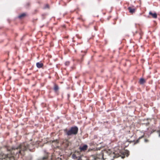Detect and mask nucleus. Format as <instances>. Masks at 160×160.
<instances>
[{
  "label": "nucleus",
  "mask_w": 160,
  "mask_h": 160,
  "mask_svg": "<svg viewBox=\"0 0 160 160\" xmlns=\"http://www.w3.org/2000/svg\"><path fill=\"white\" fill-rule=\"evenodd\" d=\"M38 138L34 139L32 143L28 144L26 143L20 145L18 147L15 148H11L6 147V148L8 151H9L10 153L7 154H0V159H5V160H11L13 159L15 156L16 157L21 154L22 155H24L25 151L27 149L31 151L33 148V145L39 144L40 142L37 140Z\"/></svg>",
  "instance_id": "obj_1"
},
{
  "label": "nucleus",
  "mask_w": 160,
  "mask_h": 160,
  "mask_svg": "<svg viewBox=\"0 0 160 160\" xmlns=\"http://www.w3.org/2000/svg\"><path fill=\"white\" fill-rule=\"evenodd\" d=\"M129 154V152L128 150H123L113 152L111 150L109 149L108 151H104L103 152L102 151H97L96 153L94 155L96 158L99 159H103L104 160L107 158V156L109 157L110 159L113 160L115 158H117L119 157H121L122 158H125V156L128 157Z\"/></svg>",
  "instance_id": "obj_2"
},
{
  "label": "nucleus",
  "mask_w": 160,
  "mask_h": 160,
  "mask_svg": "<svg viewBox=\"0 0 160 160\" xmlns=\"http://www.w3.org/2000/svg\"><path fill=\"white\" fill-rule=\"evenodd\" d=\"M72 158L73 159H77L78 160H81L80 152L79 151H76L72 156Z\"/></svg>",
  "instance_id": "obj_3"
},
{
  "label": "nucleus",
  "mask_w": 160,
  "mask_h": 160,
  "mask_svg": "<svg viewBox=\"0 0 160 160\" xmlns=\"http://www.w3.org/2000/svg\"><path fill=\"white\" fill-rule=\"evenodd\" d=\"M133 134L134 132L133 131H128L127 132L126 135V138L128 140H129L130 138H132L133 136Z\"/></svg>",
  "instance_id": "obj_4"
},
{
  "label": "nucleus",
  "mask_w": 160,
  "mask_h": 160,
  "mask_svg": "<svg viewBox=\"0 0 160 160\" xmlns=\"http://www.w3.org/2000/svg\"><path fill=\"white\" fill-rule=\"evenodd\" d=\"M78 131H68L67 132V134L68 135H70L72 134H76L78 133Z\"/></svg>",
  "instance_id": "obj_5"
},
{
  "label": "nucleus",
  "mask_w": 160,
  "mask_h": 160,
  "mask_svg": "<svg viewBox=\"0 0 160 160\" xmlns=\"http://www.w3.org/2000/svg\"><path fill=\"white\" fill-rule=\"evenodd\" d=\"M88 148V146L86 145H84L82 146H80L79 148L81 152L84 151H86Z\"/></svg>",
  "instance_id": "obj_6"
},
{
  "label": "nucleus",
  "mask_w": 160,
  "mask_h": 160,
  "mask_svg": "<svg viewBox=\"0 0 160 160\" xmlns=\"http://www.w3.org/2000/svg\"><path fill=\"white\" fill-rule=\"evenodd\" d=\"M70 144V142L68 139H65L63 141V144L66 148Z\"/></svg>",
  "instance_id": "obj_7"
},
{
  "label": "nucleus",
  "mask_w": 160,
  "mask_h": 160,
  "mask_svg": "<svg viewBox=\"0 0 160 160\" xmlns=\"http://www.w3.org/2000/svg\"><path fill=\"white\" fill-rule=\"evenodd\" d=\"M36 66L38 68H42L43 66V64L42 63L38 62L36 63Z\"/></svg>",
  "instance_id": "obj_8"
},
{
  "label": "nucleus",
  "mask_w": 160,
  "mask_h": 160,
  "mask_svg": "<svg viewBox=\"0 0 160 160\" xmlns=\"http://www.w3.org/2000/svg\"><path fill=\"white\" fill-rule=\"evenodd\" d=\"M149 14L151 15L152 17L154 18H157V14L156 13H153L151 12H149Z\"/></svg>",
  "instance_id": "obj_9"
},
{
  "label": "nucleus",
  "mask_w": 160,
  "mask_h": 160,
  "mask_svg": "<svg viewBox=\"0 0 160 160\" xmlns=\"http://www.w3.org/2000/svg\"><path fill=\"white\" fill-rule=\"evenodd\" d=\"M128 9L129 11V12L132 13H134L135 10V9L132 8L130 7H128Z\"/></svg>",
  "instance_id": "obj_10"
},
{
  "label": "nucleus",
  "mask_w": 160,
  "mask_h": 160,
  "mask_svg": "<svg viewBox=\"0 0 160 160\" xmlns=\"http://www.w3.org/2000/svg\"><path fill=\"white\" fill-rule=\"evenodd\" d=\"M145 82V80L142 78H141L139 82L141 84H143Z\"/></svg>",
  "instance_id": "obj_11"
},
{
  "label": "nucleus",
  "mask_w": 160,
  "mask_h": 160,
  "mask_svg": "<svg viewBox=\"0 0 160 160\" xmlns=\"http://www.w3.org/2000/svg\"><path fill=\"white\" fill-rule=\"evenodd\" d=\"M143 137V136H141V137H140L138 139H137L136 141H135L134 144H136V143H138L139 141V140L140 139L142 138Z\"/></svg>",
  "instance_id": "obj_12"
},
{
  "label": "nucleus",
  "mask_w": 160,
  "mask_h": 160,
  "mask_svg": "<svg viewBox=\"0 0 160 160\" xmlns=\"http://www.w3.org/2000/svg\"><path fill=\"white\" fill-rule=\"evenodd\" d=\"M78 128L76 126H74L72 127L70 130H78Z\"/></svg>",
  "instance_id": "obj_13"
},
{
  "label": "nucleus",
  "mask_w": 160,
  "mask_h": 160,
  "mask_svg": "<svg viewBox=\"0 0 160 160\" xmlns=\"http://www.w3.org/2000/svg\"><path fill=\"white\" fill-rule=\"evenodd\" d=\"M25 15H26V14L24 13L22 14L19 16V18H23V17H24L25 16Z\"/></svg>",
  "instance_id": "obj_14"
},
{
  "label": "nucleus",
  "mask_w": 160,
  "mask_h": 160,
  "mask_svg": "<svg viewBox=\"0 0 160 160\" xmlns=\"http://www.w3.org/2000/svg\"><path fill=\"white\" fill-rule=\"evenodd\" d=\"M58 89H59V88H58V86L57 85H55V86H54V90L55 91H56L58 90Z\"/></svg>",
  "instance_id": "obj_15"
},
{
  "label": "nucleus",
  "mask_w": 160,
  "mask_h": 160,
  "mask_svg": "<svg viewBox=\"0 0 160 160\" xmlns=\"http://www.w3.org/2000/svg\"><path fill=\"white\" fill-rule=\"evenodd\" d=\"M48 156H46L45 157H44L42 158V160H46V159H47L48 158Z\"/></svg>",
  "instance_id": "obj_16"
},
{
  "label": "nucleus",
  "mask_w": 160,
  "mask_h": 160,
  "mask_svg": "<svg viewBox=\"0 0 160 160\" xmlns=\"http://www.w3.org/2000/svg\"><path fill=\"white\" fill-rule=\"evenodd\" d=\"M157 131V133L158 134L159 136L160 137V131Z\"/></svg>",
  "instance_id": "obj_17"
},
{
  "label": "nucleus",
  "mask_w": 160,
  "mask_h": 160,
  "mask_svg": "<svg viewBox=\"0 0 160 160\" xmlns=\"http://www.w3.org/2000/svg\"><path fill=\"white\" fill-rule=\"evenodd\" d=\"M144 141L145 142H148V140L147 139H145Z\"/></svg>",
  "instance_id": "obj_18"
},
{
  "label": "nucleus",
  "mask_w": 160,
  "mask_h": 160,
  "mask_svg": "<svg viewBox=\"0 0 160 160\" xmlns=\"http://www.w3.org/2000/svg\"><path fill=\"white\" fill-rule=\"evenodd\" d=\"M67 64H68V62H66V65H67Z\"/></svg>",
  "instance_id": "obj_19"
},
{
  "label": "nucleus",
  "mask_w": 160,
  "mask_h": 160,
  "mask_svg": "<svg viewBox=\"0 0 160 160\" xmlns=\"http://www.w3.org/2000/svg\"><path fill=\"white\" fill-rule=\"evenodd\" d=\"M148 123V122H147H147H146V123H145V124H147Z\"/></svg>",
  "instance_id": "obj_20"
},
{
  "label": "nucleus",
  "mask_w": 160,
  "mask_h": 160,
  "mask_svg": "<svg viewBox=\"0 0 160 160\" xmlns=\"http://www.w3.org/2000/svg\"><path fill=\"white\" fill-rule=\"evenodd\" d=\"M145 121H147V120H145Z\"/></svg>",
  "instance_id": "obj_21"
}]
</instances>
